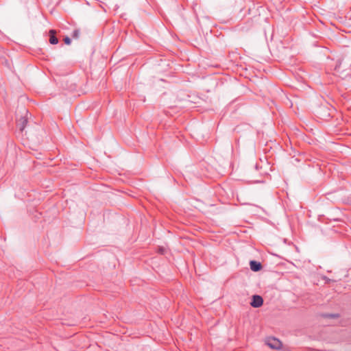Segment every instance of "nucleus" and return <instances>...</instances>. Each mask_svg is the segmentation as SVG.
<instances>
[{
  "label": "nucleus",
  "mask_w": 351,
  "mask_h": 351,
  "mask_svg": "<svg viewBox=\"0 0 351 351\" xmlns=\"http://www.w3.org/2000/svg\"><path fill=\"white\" fill-rule=\"evenodd\" d=\"M255 169H258V165H255Z\"/></svg>",
  "instance_id": "9d476101"
},
{
  "label": "nucleus",
  "mask_w": 351,
  "mask_h": 351,
  "mask_svg": "<svg viewBox=\"0 0 351 351\" xmlns=\"http://www.w3.org/2000/svg\"><path fill=\"white\" fill-rule=\"evenodd\" d=\"M64 43L66 45H70L71 43V40L69 37L68 36H66L64 38Z\"/></svg>",
  "instance_id": "6e6552de"
},
{
  "label": "nucleus",
  "mask_w": 351,
  "mask_h": 351,
  "mask_svg": "<svg viewBox=\"0 0 351 351\" xmlns=\"http://www.w3.org/2000/svg\"><path fill=\"white\" fill-rule=\"evenodd\" d=\"M27 123V119L22 117L17 121V127L19 129L23 132V130L25 128Z\"/></svg>",
  "instance_id": "20e7f679"
},
{
  "label": "nucleus",
  "mask_w": 351,
  "mask_h": 351,
  "mask_svg": "<svg viewBox=\"0 0 351 351\" xmlns=\"http://www.w3.org/2000/svg\"><path fill=\"white\" fill-rule=\"evenodd\" d=\"M80 32L79 29H75L73 32L72 36L75 38H77L80 36Z\"/></svg>",
  "instance_id": "0eeeda50"
},
{
  "label": "nucleus",
  "mask_w": 351,
  "mask_h": 351,
  "mask_svg": "<svg viewBox=\"0 0 351 351\" xmlns=\"http://www.w3.org/2000/svg\"><path fill=\"white\" fill-rule=\"evenodd\" d=\"M322 278L325 280V283H329L330 280L326 276H323Z\"/></svg>",
  "instance_id": "1a4fd4ad"
},
{
  "label": "nucleus",
  "mask_w": 351,
  "mask_h": 351,
  "mask_svg": "<svg viewBox=\"0 0 351 351\" xmlns=\"http://www.w3.org/2000/svg\"><path fill=\"white\" fill-rule=\"evenodd\" d=\"M160 252H161V253H163L164 250L163 249H160Z\"/></svg>",
  "instance_id": "9b49d317"
},
{
  "label": "nucleus",
  "mask_w": 351,
  "mask_h": 351,
  "mask_svg": "<svg viewBox=\"0 0 351 351\" xmlns=\"http://www.w3.org/2000/svg\"><path fill=\"white\" fill-rule=\"evenodd\" d=\"M249 265L250 269L254 272L260 271L263 269L261 263L254 260L250 261Z\"/></svg>",
  "instance_id": "7ed1b4c3"
},
{
  "label": "nucleus",
  "mask_w": 351,
  "mask_h": 351,
  "mask_svg": "<svg viewBox=\"0 0 351 351\" xmlns=\"http://www.w3.org/2000/svg\"><path fill=\"white\" fill-rule=\"evenodd\" d=\"M263 304V299L259 295H254L252 297L250 305L254 308H259Z\"/></svg>",
  "instance_id": "f03ea898"
},
{
  "label": "nucleus",
  "mask_w": 351,
  "mask_h": 351,
  "mask_svg": "<svg viewBox=\"0 0 351 351\" xmlns=\"http://www.w3.org/2000/svg\"><path fill=\"white\" fill-rule=\"evenodd\" d=\"M49 43L51 45H56L58 43V39L56 36V31L51 29L49 31Z\"/></svg>",
  "instance_id": "39448f33"
},
{
  "label": "nucleus",
  "mask_w": 351,
  "mask_h": 351,
  "mask_svg": "<svg viewBox=\"0 0 351 351\" xmlns=\"http://www.w3.org/2000/svg\"><path fill=\"white\" fill-rule=\"evenodd\" d=\"M322 316L325 318L336 319V318L339 317V314H338V313H324V314H322Z\"/></svg>",
  "instance_id": "423d86ee"
},
{
  "label": "nucleus",
  "mask_w": 351,
  "mask_h": 351,
  "mask_svg": "<svg viewBox=\"0 0 351 351\" xmlns=\"http://www.w3.org/2000/svg\"><path fill=\"white\" fill-rule=\"evenodd\" d=\"M266 343L269 348L276 350L280 349L282 346L281 341L274 337L269 338Z\"/></svg>",
  "instance_id": "f257e3e1"
}]
</instances>
